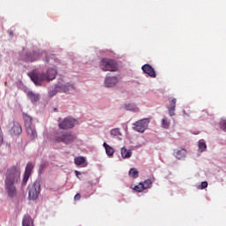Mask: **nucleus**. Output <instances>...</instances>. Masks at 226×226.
I'll return each instance as SVG.
<instances>
[{"instance_id":"nucleus-18","label":"nucleus","mask_w":226,"mask_h":226,"mask_svg":"<svg viewBox=\"0 0 226 226\" xmlns=\"http://www.w3.org/2000/svg\"><path fill=\"white\" fill-rule=\"evenodd\" d=\"M132 150H128L126 149V147H124L121 148V156L124 159H128V158H132Z\"/></svg>"},{"instance_id":"nucleus-32","label":"nucleus","mask_w":226,"mask_h":226,"mask_svg":"<svg viewBox=\"0 0 226 226\" xmlns=\"http://www.w3.org/2000/svg\"><path fill=\"white\" fill-rule=\"evenodd\" d=\"M3 144V131L1 130V127H0V146H2Z\"/></svg>"},{"instance_id":"nucleus-25","label":"nucleus","mask_w":226,"mask_h":226,"mask_svg":"<svg viewBox=\"0 0 226 226\" xmlns=\"http://www.w3.org/2000/svg\"><path fill=\"white\" fill-rule=\"evenodd\" d=\"M45 169H47V163L45 162H41L39 166V174H42Z\"/></svg>"},{"instance_id":"nucleus-5","label":"nucleus","mask_w":226,"mask_h":226,"mask_svg":"<svg viewBox=\"0 0 226 226\" xmlns=\"http://www.w3.org/2000/svg\"><path fill=\"white\" fill-rule=\"evenodd\" d=\"M28 188V199H30V200H36L40 195V192H41V185L40 184V180L34 182L33 185H29Z\"/></svg>"},{"instance_id":"nucleus-35","label":"nucleus","mask_w":226,"mask_h":226,"mask_svg":"<svg viewBox=\"0 0 226 226\" xmlns=\"http://www.w3.org/2000/svg\"><path fill=\"white\" fill-rule=\"evenodd\" d=\"M75 174H76V176H77L78 177H79V176H80V172L78 171V170L75 171Z\"/></svg>"},{"instance_id":"nucleus-29","label":"nucleus","mask_w":226,"mask_h":226,"mask_svg":"<svg viewBox=\"0 0 226 226\" xmlns=\"http://www.w3.org/2000/svg\"><path fill=\"white\" fill-rule=\"evenodd\" d=\"M57 94V87H55V88L49 92V96L52 98V96H56Z\"/></svg>"},{"instance_id":"nucleus-30","label":"nucleus","mask_w":226,"mask_h":226,"mask_svg":"<svg viewBox=\"0 0 226 226\" xmlns=\"http://www.w3.org/2000/svg\"><path fill=\"white\" fill-rule=\"evenodd\" d=\"M220 128L223 130V132H226V120L222 119L220 122Z\"/></svg>"},{"instance_id":"nucleus-19","label":"nucleus","mask_w":226,"mask_h":226,"mask_svg":"<svg viewBox=\"0 0 226 226\" xmlns=\"http://www.w3.org/2000/svg\"><path fill=\"white\" fill-rule=\"evenodd\" d=\"M22 225L23 226H34V224L33 222V219L31 218V216L25 215L23 217Z\"/></svg>"},{"instance_id":"nucleus-27","label":"nucleus","mask_w":226,"mask_h":226,"mask_svg":"<svg viewBox=\"0 0 226 226\" xmlns=\"http://www.w3.org/2000/svg\"><path fill=\"white\" fill-rule=\"evenodd\" d=\"M144 185H143V184L142 183H139L138 185H135L134 186V191L135 192H144Z\"/></svg>"},{"instance_id":"nucleus-10","label":"nucleus","mask_w":226,"mask_h":226,"mask_svg":"<svg viewBox=\"0 0 226 226\" xmlns=\"http://www.w3.org/2000/svg\"><path fill=\"white\" fill-rule=\"evenodd\" d=\"M58 126L61 128V130L73 128V126H75V119L70 117L64 118L63 122L58 124Z\"/></svg>"},{"instance_id":"nucleus-24","label":"nucleus","mask_w":226,"mask_h":226,"mask_svg":"<svg viewBox=\"0 0 226 226\" xmlns=\"http://www.w3.org/2000/svg\"><path fill=\"white\" fill-rule=\"evenodd\" d=\"M142 185H143V188L145 190H147V188H149L153 185V182L151 181V179H147V180H145L144 183H142Z\"/></svg>"},{"instance_id":"nucleus-2","label":"nucleus","mask_w":226,"mask_h":226,"mask_svg":"<svg viewBox=\"0 0 226 226\" xmlns=\"http://www.w3.org/2000/svg\"><path fill=\"white\" fill-rule=\"evenodd\" d=\"M57 72L56 69H49L47 73L34 72L29 74L31 80L35 84V86H41L42 82H50V80H54L56 79Z\"/></svg>"},{"instance_id":"nucleus-14","label":"nucleus","mask_w":226,"mask_h":226,"mask_svg":"<svg viewBox=\"0 0 226 226\" xmlns=\"http://www.w3.org/2000/svg\"><path fill=\"white\" fill-rule=\"evenodd\" d=\"M119 82L117 77H107L105 79L106 87H114Z\"/></svg>"},{"instance_id":"nucleus-23","label":"nucleus","mask_w":226,"mask_h":226,"mask_svg":"<svg viewBox=\"0 0 226 226\" xmlns=\"http://www.w3.org/2000/svg\"><path fill=\"white\" fill-rule=\"evenodd\" d=\"M110 135L112 137H121V131L119 130V128H115V129H112L110 131Z\"/></svg>"},{"instance_id":"nucleus-28","label":"nucleus","mask_w":226,"mask_h":226,"mask_svg":"<svg viewBox=\"0 0 226 226\" xmlns=\"http://www.w3.org/2000/svg\"><path fill=\"white\" fill-rule=\"evenodd\" d=\"M123 109H124L125 110H134L135 109V106L132 103L129 104H124Z\"/></svg>"},{"instance_id":"nucleus-13","label":"nucleus","mask_w":226,"mask_h":226,"mask_svg":"<svg viewBox=\"0 0 226 226\" xmlns=\"http://www.w3.org/2000/svg\"><path fill=\"white\" fill-rule=\"evenodd\" d=\"M170 105L168 106L169 115L172 117V116H176V98L169 99Z\"/></svg>"},{"instance_id":"nucleus-22","label":"nucleus","mask_w":226,"mask_h":226,"mask_svg":"<svg viewBox=\"0 0 226 226\" xmlns=\"http://www.w3.org/2000/svg\"><path fill=\"white\" fill-rule=\"evenodd\" d=\"M199 149L201 153H203V151H206V149H207V145H206V141H204V139H200L199 141Z\"/></svg>"},{"instance_id":"nucleus-3","label":"nucleus","mask_w":226,"mask_h":226,"mask_svg":"<svg viewBox=\"0 0 226 226\" xmlns=\"http://www.w3.org/2000/svg\"><path fill=\"white\" fill-rule=\"evenodd\" d=\"M23 119L25 121V128L27 135L32 139V140H34V139L38 137V134H36V130L33 127V117L24 113Z\"/></svg>"},{"instance_id":"nucleus-1","label":"nucleus","mask_w":226,"mask_h":226,"mask_svg":"<svg viewBox=\"0 0 226 226\" xmlns=\"http://www.w3.org/2000/svg\"><path fill=\"white\" fill-rule=\"evenodd\" d=\"M20 183V169L17 166L9 168L5 173V192L11 199L17 197V185Z\"/></svg>"},{"instance_id":"nucleus-26","label":"nucleus","mask_w":226,"mask_h":226,"mask_svg":"<svg viewBox=\"0 0 226 226\" xmlns=\"http://www.w3.org/2000/svg\"><path fill=\"white\" fill-rule=\"evenodd\" d=\"M162 128H169V126H170V122L169 120H167V118H162Z\"/></svg>"},{"instance_id":"nucleus-6","label":"nucleus","mask_w":226,"mask_h":226,"mask_svg":"<svg viewBox=\"0 0 226 226\" xmlns=\"http://www.w3.org/2000/svg\"><path fill=\"white\" fill-rule=\"evenodd\" d=\"M77 136L70 132H61L58 134L57 142H64V144H72L75 142Z\"/></svg>"},{"instance_id":"nucleus-9","label":"nucleus","mask_w":226,"mask_h":226,"mask_svg":"<svg viewBox=\"0 0 226 226\" xmlns=\"http://www.w3.org/2000/svg\"><path fill=\"white\" fill-rule=\"evenodd\" d=\"M33 169H34V165H33V162H28L25 170L22 180V186H26L27 185V181H29V177H31V172H33Z\"/></svg>"},{"instance_id":"nucleus-16","label":"nucleus","mask_w":226,"mask_h":226,"mask_svg":"<svg viewBox=\"0 0 226 226\" xmlns=\"http://www.w3.org/2000/svg\"><path fill=\"white\" fill-rule=\"evenodd\" d=\"M11 132L14 135H20V133H22V125H20L18 122H13Z\"/></svg>"},{"instance_id":"nucleus-12","label":"nucleus","mask_w":226,"mask_h":226,"mask_svg":"<svg viewBox=\"0 0 226 226\" xmlns=\"http://www.w3.org/2000/svg\"><path fill=\"white\" fill-rule=\"evenodd\" d=\"M141 69L144 73H147V75H149V77H152V79L156 77V72H154V69L151 65L147 64L143 65Z\"/></svg>"},{"instance_id":"nucleus-15","label":"nucleus","mask_w":226,"mask_h":226,"mask_svg":"<svg viewBox=\"0 0 226 226\" xmlns=\"http://www.w3.org/2000/svg\"><path fill=\"white\" fill-rule=\"evenodd\" d=\"M27 96L32 103H36V102H40V94H34L33 91L27 92Z\"/></svg>"},{"instance_id":"nucleus-11","label":"nucleus","mask_w":226,"mask_h":226,"mask_svg":"<svg viewBox=\"0 0 226 226\" xmlns=\"http://www.w3.org/2000/svg\"><path fill=\"white\" fill-rule=\"evenodd\" d=\"M187 151L185 148L174 149L173 155L177 160H185L186 158Z\"/></svg>"},{"instance_id":"nucleus-31","label":"nucleus","mask_w":226,"mask_h":226,"mask_svg":"<svg viewBox=\"0 0 226 226\" xmlns=\"http://www.w3.org/2000/svg\"><path fill=\"white\" fill-rule=\"evenodd\" d=\"M200 190H204L207 188V182H202L200 185H199Z\"/></svg>"},{"instance_id":"nucleus-21","label":"nucleus","mask_w":226,"mask_h":226,"mask_svg":"<svg viewBox=\"0 0 226 226\" xmlns=\"http://www.w3.org/2000/svg\"><path fill=\"white\" fill-rule=\"evenodd\" d=\"M129 176L130 177H132V179H137V177H139V170L135 168L131 169L129 170Z\"/></svg>"},{"instance_id":"nucleus-36","label":"nucleus","mask_w":226,"mask_h":226,"mask_svg":"<svg viewBox=\"0 0 226 226\" xmlns=\"http://www.w3.org/2000/svg\"><path fill=\"white\" fill-rule=\"evenodd\" d=\"M45 62H46V63H49V58H46Z\"/></svg>"},{"instance_id":"nucleus-4","label":"nucleus","mask_w":226,"mask_h":226,"mask_svg":"<svg viewBox=\"0 0 226 226\" xmlns=\"http://www.w3.org/2000/svg\"><path fill=\"white\" fill-rule=\"evenodd\" d=\"M100 68L103 72H117V62L111 58H102L100 62Z\"/></svg>"},{"instance_id":"nucleus-34","label":"nucleus","mask_w":226,"mask_h":226,"mask_svg":"<svg viewBox=\"0 0 226 226\" xmlns=\"http://www.w3.org/2000/svg\"><path fill=\"white\" fill-rule=\"evenodd\" d=\"M7 33H8L9 36L13 37V31L12 30H8Z\"/></svg>"},{"instance_id":"nucleus-33","label":"nucleus","mask_w":226,"mask_h":226,"mask_svg":"<svg viewBox=\"0 0 226 226\" xmlns=\"http://www.w3.org/2000/svg\"><path fill=\"white\" fill-rule=\"evenodd\" d=\"M74 200H80V193H77V194L74 196Z\"/></svg>"},{"instance_id":"nucleus-7","label":"nucleus","mask_w":226,"mask_h":226,"mask_svg":"<svg viewBox=\"0 0 226 226\" xmlns=\"http://www.w3.org/2000/svg\"><path fill=\"white\" fill-rule=\"evenodd\" d=\"M147 124H149V119L145 118L139 120L133 124V130H135V132H139V133H144V132H146L147 129Z\"/></svg>"},{"instance_id":"nucleus-8","label":"nucleus","mask_w":226,"mask_h":226,"mask_svg":"<svg viewBox=\"0 0 226 226\" xmlns=\"http://www.w3.org/2000/svg\"><path fill=\"white\" fill-rule=\"evenodd\" d=\"M72 91H75V85L70 83L62 84L61 82H58V93H72Z\"/></svg>"},{"instance_id":"nucleus-20","label":"nucleus","mask_w":226,"mask_h":226,"mask_svg":"<svg viewBox=\"0 0 226 226\" xmlns=\"http://www.w3.org/2000/svg\"><path fill=\"white\" fill-rule=\"evenodd\" d=\"M103 147L105 148L106 154L108 156H112L114 154V148H112V147H110L106 142L103 143Z\"/></svg>"},{"instance_id":"nucleus-17","label":"nucleus","mask_w":226,"mask_h":226,"mask_svg":"<svg viewBox=\"0 0 226 226\" xmlns=\"http://www.w3.org/2000/svg\"><path fill=\"white\" fill-rule=\"evenodd\" d=\"M74 163L75 165H78L80 167H87V162H86V158L82 156L74 158Z\"/></svg>"}]
</instances>
